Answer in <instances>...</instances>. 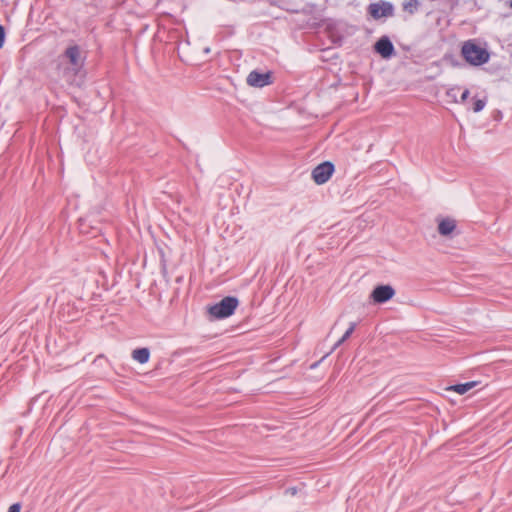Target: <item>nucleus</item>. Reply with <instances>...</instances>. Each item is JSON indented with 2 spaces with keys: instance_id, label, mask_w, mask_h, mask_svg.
<instances>
[{
  "instance_id": "20e7f679",
  "label": "nucleus",
  "mask_w": 512,
  "mask_h": 512,
  "mask_svg": "<svg viewBox=\"0 0 512 512\" xmlns=\"http://www.w3.org/2000/svg\"><path fill=\"white\" fill-rule=\"evenodd\" d=\"M333 172H334L333 163L326 161V162H323V163L317 165L312 170V179L314 180V182L316 184L322 185L330 179Z\"/></svg>"
},
{
  "instance_id": "aec40b11",
  "label": "nucleus",
  "mask_w": 512,
  "mask_h": 512,
  "mask_svg": "<svg viewBox=\"0 0 512 512\" xmlns=\"http://www.w3.org/2000/svg\"><path fill=\"white\" fill-rule=\"evenodd\" d=\"M510 7L512 8V0H510Z\"/></svg>"
},
{
  "instance_id": "0eeeda50",
  "label": "nucleus",
  "mask_w": 512,
  "mask_h": 512,
  "mask_svg": "<svg viewBox=\"0 0 512 512\" xmlns=\"http://www.w3.org/2000/svg\"><path fill=\"white\" fill-rule=\"evenodd\" d=\"M395 295V290L390 285H379L374 288L371 298L375 303H385Z\"/></svg>"
},
{
  "instance_id": "7ed1b4c3",
  "label": "nucleus",
  "mask_w": 512,
  "mask_h": 512,
  "mask_svg": "<svg viewBox=\"0 0 512 512\" xmlns=\"http://www.w3.org/2000/svg\"><path fill=\"white\" fill-rule=\"evenodd\" d=\"M368 13L375 20L382 17H392L394 15V7L390 2L379 1L368 6Z\"/></svg>"
},
{
  "instance_id": "f257e3e1",
  "label": "nucleus",
  "mask_w": 512,
  "mask_h": 512,
  "mask_svg": "<svg viewBox=\"0 0 512 512\" xmlns=\"http://www.w3.org/2000/svg\"><path fill=\"white\" fill-rule=\"evenodd\" d=\"M461 54L466 62L473 66L483 65L487 63L490 58L489 52L485 48L477 45L473 40L464 42Z\"/></svg>"
},
{
  "instance_id": "ddd939ff",
  "label": "nucleus",
  "mask_w": 512,
  "mask_h": 512,
  "mask_svg": "<svg viewBox=\"0 0 512 512\" xmlns=\"http://www.w3.org/2000/svg\"><path fill=\"white\" fill-rule=\"evenodd\" d=\"M355 327H356V323H351L350 324L349 328L346 330L344 335L335 343L334 349L339 347L342 343H344L351 336V334L355 330Z\"/></svg>"
},
{
  "instance_id": "39448f33",
  "label": "nucleus",
  "mask_w": 512,
  "mask_h": 512,
  "mask_svg": "<svg viewBox=\"0 0 512 512\" xmlns=\"http://www.w3.org/2000/svg\"><path fill=\"white\" fill-rule=\"evenodd\" d=\"M72 66V71L76 74L83 66L80 47L78 45L69 46L63 55Z\"/></svg>"
},
{
  "instance_id": "6ab92c4d",
  "label": "nucleus",
  "mask_w": 512,
  "mask_h": 512,
  "mask_svg": "<svg viewBox=\"0 0 512 512\" xmlns=\"http://www.w3.org/2000/svg\"><path fill=\"white\" fill-rule=\"evenodd\" d=\"M20 509L21 505L19 503H14L9 507L8 512H20Z\"/></svg>"
},
{
  "instance_id": "423d86ee",
  "label": "nucleus",
  "mask_w": 512,
  "mask_h": 512,
  "mask_svg": "<svg viewBox=\"0 0 512 512\" xmlns=\"http://www.w3.org/2000/svg\"><path fill=\"white\" fill-rule=\"evenodd\" d=\"M246 81L249 86L262 88L272 83V74L271 72L262 73L253 70L248 74Z\"/></svg>"
},
{
  "instance_id": "2eb2a0df",
  "label": "nucleus",
  "mask_w": 512,
  "mask_h": 512,
  "mask_svg": "<svg viewBox=\"0 0 512 512\" xmlns=\"http://www.w3.org/2000/svg\"><path fill=\"white\" fill-rule=\"evenodd\" d=\"M456 88H451L447 91V96L449 98H451L454 102H458L457 98H456Z\"/></svg>"
},
{
  "instance_id": "1a4fd4ad",
  "label": "nucleus",
  "mask_w": 512,
  "mask_h": 512,
  "mask_svg": "<svg viewBox=\"0 0 512 512\" xmlns=\"http://www.w3.org/2000/svg\"><path fill=\"white\" fill-rule=\"evenodd\" d=\"M456 228V221L451 218H445L439 221L438 232L442 236L450 235Z\"/></svg>"
},
{
  "instance_id": "f3484780",
  "label": "nucleus",
  "mask_w": 512,
  "mask_h": 512,
  "mask_svg": "<svg viewBox=\"0 0 512 512\" xmlns=\"http://www.w3.org/2000/svg\"><path fill=\"white\" fill-rule=\"evenodd\" d=\"M4 40H5V31H4V27L2 25H0V48L3 47L4 45Z\"/></svg>"
},
{
  "instance_id": "4468645a",
  "label": "nucleus",
  "mask_w": 512,
  "mask_h": 512,
  "mask_svg": "<svg viewBox=\"0 0 512 512\" xmlns=\"http://www.w3.org/2000/svg\"><path fill=\"white\" fill-rule=\"evenodd\" d=\"M485 105H486L485 100L477 99V100L474 101L473 111L475 113H478V112H480V111H482L484 109Z\"/></svg>"
},
{
  "instance_id": "9d476101",
  "label": "nucleus",
  "mask_w": 512,
  "mask_h": 512,
  "mask_svg": "<svg viewBox=\"0 0 512 512\" xmlns=\"http://www.w3.org/2000/svg\"><path fill=\"white\" fill-rule=\"evenodd\" d=\"M149 357L150 351L148 348H138L132 351V358L141 364L148 362Z\"/></svg>"
},
{
  "instance_id": "f8f14e48",
  "label": "nucleus",
  "mask_w": 512,
  "mask_h": 512,
  "mask_svg": "<svg viewBox=\"0 0 512 512\" xmlns=\"http://www.w3.org/2000/svg\"><path fill=\"white\" fill-rule=\"evenodd\" d=\"M418 0H405L402 4V8L405 12L413 15L418 9Z\"/></svg>"
},
{
  "instance_id": "f03ea898",
  "label": "nucleus",
  "mask_w": 512,
  "mask_h": 512,
  "mask_svg": "<svg viewBox=\"0 0 512 512\" xmlns=\"http://www.w3.org/2000/svg\"><path fill=\"white\" fill-rule=\"evenodd\" d=\"M239 301L236 297H224L219 303L208 308L211 318L223 319L231 316L237 308Z\"/></svg>"
},
{
  "instance_id": "9b49d317",
  "label": "nucleus",
  "mask_w": 512,
  "mask_h": 512,
  "mask_svg": "<svg viewBox=\"0 0 512 512\" xmlns=\"http://www.w3.org/2000/svg\"><path fill=\"white\" fill-rule=\"evenodd\" d=\"M476 385V382H467L464 384H456L449 388V390L455 391L459 394H465Z\"/></svg>"
},
{
  "instance_id": "6e6552de",
  "label": "nucleus",
  "mask_w": 512,
  "mask_h": 512,
  "mask_svg": "<svg viewBox=\"0 0 512 512\" xmlns=\"http://www.w3.org/2000/svg\"><path fill=\"white\" fill-rule=\"evenodd\" d=\"M374 49L383 58H390L394 54V46L387 36L381 37L375 43Z\"/></svg>"
},
{
  "instance_id": "dca6fc26",
  "label": "nucleus",
  "mask_w": 512,
  "mask_h": 512,
  "mask_svg": "<svg viewBox=\"0 0 512 512\" xmlns=\"http://www.w3.org/2000/svg\"><path fill=\"white\" fill-rule=\"evenodd\" d=\"M297 493H298V488L297 487H289V488H287L285 490V494L286 495L295 496Z\"/></svg>"
},
{
  "instance_id": "a211bd4d",
  "label": "nucleus",
  "mask_w": 512,
  "mask_h": 512,
  "mask_svg": "<svg viewBox=\"0 0 512 512\" xmlns=\"http://www.w3.org/2000/svg\"><path fill=\"white\" fill-rule=\"evenodd\" d=\"M470 95V92L468 89H465L463 93L461 94L460 100L458 102L464 103Z\"/></svg>"
}]
</instances>
